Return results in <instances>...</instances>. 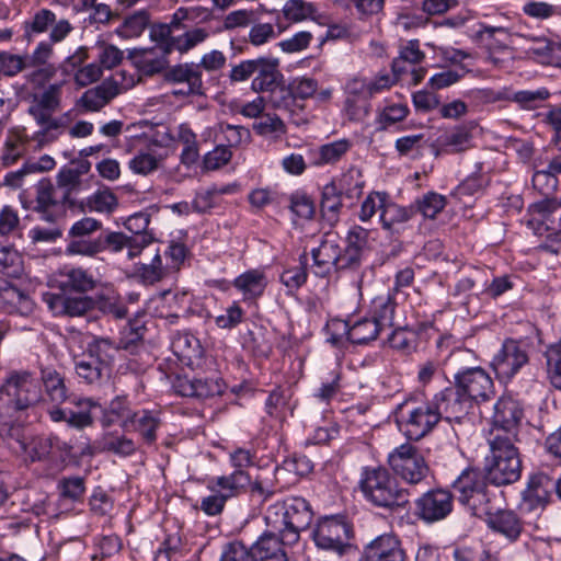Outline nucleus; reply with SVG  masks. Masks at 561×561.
Instances as JSON below:
<instances>
[{
	"label": "nucleus",
	"mask_w": 561,
	"mask_h": 561,
	"mask_svg": "<svg viewBox=\"0 0 561 561\" xmlns=\"http://www.w3.org/2000/svg\"><path fill=\"white\" fill-rule=\"evenodd\" d=\"M270 531L262 534L251 546L254 561H289L285 546L296 543L302 531L316 542V528L311 504L304 497H291L270 505L265 512Z\"/></svg>",
	"instance_id": "nucleus-1"
},
{
	"label": "nucleus",
	"mask_w": 561,
	"mask_h": 561,
	"mask_svg": "<svg viewBox=\"0 0 561 561\" xmlns=\"http://www.w3.org/2000/svg\"><path fill=\"white\" fill-rule=\"evenodd\" d=\"M360 491L373 506L388 513L408 512L410 492L383 467H366L359 481Z\"/></svg>",
	"instance_id": "nucleus-2"
},
{
	"label": "nucleus",
	"mask_w": 561,
	"mask_h": 561,
	"mask_svg": "<svg viewBox=\"0 0 561 561\" xmlns=\"http://www.w3.org/2000/svg\"><path fill=\"white\" fill-rule=\"evenodd\" d=\"M455 499L471 515L482 518L503 501V491L492 485L484 471L466 468L451 483Z\"/></svg>",
	"instance_id": "nucleus-3"
},
{
	"label": "nucleus",
	"mask_w": 561,
	"mask_h": 561,
	"mask_svg": "<svg viewBox=\"0 0 561 561\" xmlns=\"http://www.w3.org/2000/svg\"><path fill=\"white\" fill-rule=\"evenodd\" d=\"M490 454L485 457L484 472L495 488L519 480L522 460L511 435H495L489 440Z\"/></svg>",
	"instance_id": "nucleus-4"
},
{
	"label": "nucleus",
	"mask_w": 561,
	"mask_h": 561,
	"mask_svg": "<svg viewBox=\"0 0 561 561\" xmlns=\"http://www.w3.org/2000/svg\"><path fill=\"white\" fill-rule=\"evenodd\" d=\"M354 525L344 512H331L323 506L318 512V550L333 554L334 560L342 561L353 548Z\"/></svg>",
	"instance_id": "nucleus-5"
},
{
	"label": "nucleus",
	"mask_w": 561,
	"mask_h": 561,
	"mask_svg": "<svg viewBox=\"0 0 561 561\" xmlns=\"http://www.w3.org/2000/svg\"><path fill=\"white\" fill-rule=\"evenodd\" d=\"M394 417L399 428L410 440L424 438L442 421L433 400L417 402L407 399L396 408Z\"/></svg>",
	"instance_id": "nucleus-6"
},
{
	"label": "nucleus",
	"mask_w": 561,
	"mask_h": 561,
	"mask_svg": "<svg viewBox=\"0 0 561 561\" xmlns=\"http://www.w3.org/2000/svg\"><path fill=\"white\" fill-rule=\"evenodd\" d=\"M61 94L62 90L60 83L49 84L42 93L34 95L27 110L28 114L41 127L33 136V139L39 145L54 141L58 137L54 131L58 130L62 126V123L61 119L55 117L54 114L60 110Z\"/></svg>",
	"instance_id": "nucleus-7"
},
{
	"label": "nucleus",
	"mask_w": 561,
	"mask_h": 561,
	"mask_svg": "<svg viewBox=\"0 0 561 561\" xmlns=\"http://www.w3.org/2000/svg\"><path fill=\"white\" fill-rule=\"evenodd\" d=\"M388 463L397 476L410 484L420 483L430 471L421 450L411 443L396 447L388 456Z\"/></svg>",
	"instance_id": "nucleus-8"
},
{
	"label": "nucleus",
	"mask_w": 561,
	"mask_h": 561,
	"mask_svg": "<svg viewBox=\"0 0 561 561\" xmlns=\"http://www.w3.org/2000/svg\"><path fill=\"white\" fill-rule=\"evenodd\" d=\"M8 396V404L15 411L33 408L42 401V390L37 379L28 371L11 374L2 385Z\"/></svg>",
	"instance_id": "nucleus-9"
},
{
	"label": "nucleus",
	"mask_w": 561,
	"mask_h": 561,
	"mask_svg": "<svg viewBox=\"0 0 561 561\" xmlns=\"http://www.w3.org/2000/svg\"><path fill=\"white\" fill-rule=\"evenodd\" d=\"M529 363L527 345L519 340L506 339L493 356L491 367L501 382L511 381Z\"/></svg>",
	"instance_id": "nucleus-10"
},
{
	"label": "nucleus",
	"mask_w": 561,
	"mask_h": 561,
	"mask_svg": "<svg viewBox=\"0 0 561 561\" xmlns=\"http://www.w3.org/2000/svg\"><path fill=\"white\" fill-rule=\"evenodd\" d=\"M454 382L472 407L488 402L495 396L492 378L480 367H459L454 374Z\"/></svg>",
	"instance_id": "nucleus-11"
},
{
	"label": "nucleus",
	"mask_w": 561,
	"mask_h": 561,
	"mask_svg": "<svg viewBox=\"0 0 561 561\" xmlns=\"http://www.w3.org/2000/svg\"><path fill=\"white\" fill-rule=\"evenodd\" d=\"M454 493L447 488H433L414 502L415 516L426 524L446 519L454 511Z\"/></svg>",
	"instance_id": "nucleus-12"
},
{
	"label": "nucleus",
	"mask_w": 561,
	"mask_h": 561,
	"mask_svg": "<svg viewBox=\"0 0 561 561\" xmlns=\"http://www.w3.org/2000/svg\"><path fill=\"white\" fill-rule=\"evenodd\" d=\"M432 400L436 403L442 420L445 419L447 422H455L458 425L467 420L473 408L455 382L454 386L435 393Z\"/></svg>",
	"instance_id": "nucleus-13"
},
{
	"label": "nucleus",
	"mask_w": 561,
	"mask_h": 561,
	"mask_svg": "<svg viewBox=\"0 0 561 561\" xmlns=\"http://www.w3.org/2000/svg\"><path fill=\"white\" fill-rule=\"evenodd\" d=\"M172 388L182 397L207 399L221 396L226 385L219 377L176 376L172 380Z\"/></svg>",
	"instance_id": "nucleus-14"
},
{
	"label": "nucleus",
	"mask_w": 561,
	"mask_h": 561,
	"mask_svg": "<svg viewBox=\"0 0 561 561\" xmlns=\"http://www.w3.org/2000/svg\"><path fill=\"white\" fill-rule=\"evenodd\" d=\"M505 495L503 501L495 508L490 510L488 514H483L488 527L503 536L510 542H515L524 530V523L520 517L513 511L504 508Z\"/></svg>",
	"instance_id": "nucleus-15"
},
{
	"label": "nucleus",
	"mask_w": 561,
	"mask_h": 561,
	"mask_svg": "<svg viewBox=\"0 0 561 561\" xmlns=\"http://www.w3.org/2000/svg\"><path fill=\"white\" fill-rule=\"evenodd\" d=\"M48 309L59 317H84L95 308V300L89 296H68L47 293L43 296Z\"/></svg>",
	"instance_id": "nucleus-16"
},
{
	"label": "nucleus",
	"mask_w": 561,
	"mask_h": 561,
	"mask_svg": "<svg viewBox=\"0 0 561 561\" xmlns=\"http://www.w3.org/2000/svg\"><path fill=\"white\" fill-rule=\"evenodd\" d=\"M53 54V45L46 41L38 43L32 54H24L27 69H32L25 76L28 82L43 84L55 76V67L48 64Z\"/></svg>",
	"instance_id": "nucleus-17"
},
{
	"label": "nucleus",
	"mask_w": 561,
	"mask_h": 561,
	"mask_svg": "<svg viewBox=\"0 0 561 561\" xmlns=\"http://www.w3.org/2000/svg\"><path fill=\"white\" fill-rule=\"evenodd\" d=\"M353 179L352 173L344 174L340 180V188L335 182H332L323 187L321 197V222L320 230L325 227L333 228L340 219V211L342 208V190L348 180Z\"/></svg>",
	"instance_id": "nucleus-18"
},
{
	"label": "nucleus",
	"mask_w": 561,
	"mask_h": 561,
	"mask_svg": "<svg viewBox=\"0 0 561 561\" xmlns=\"http://www.w3.org/2000/svg\"><path fill=\"white\" fill-rule=\"evenodd\" d=\"M253 77L251 89L254 92L274 91L282 82L279 59L271 56H261L253 59Z\"/></svg>",
	"instance_id": "nucleus-19"
},
{
	"label": "nucleus",
	"mask_w": 561,
	"mask_h": 561,
	"mask_svg": "<svg viewBox=\"0 0 561 561\" xmlns=\"http://www.w3.org/2000/svg\"><path fill=\"white\" fill-rule=\"evenodd\" d=\"M168 47L134 48L128 50L127 59L145 76H153L168 67Z\"/></svg>",
	"instance_id": "nucleus-20"
},
{
	"label": "nucleus",
	"mask_w": 561,
	"mask_h": 561,
	"mask_svg": "<svg viewBox=\"0 0 561 561\" xmlns=\"http://www.w3.org/2000/svg\"><path fill=\"white\" fill-rule=\"evenodd\" d=\"M368 236V230L360 226H354L350 229L346 239L343 241L345 247L342 249L341 268H355L360 265L369 252Z\"/></svg>",
	"instance_id": "nucleus-21"
},
{
	"label": "nucleus",
	"mask_w": 561,
	"mask_h": 561,
	"mask_svg": "<svg viewBox=\"0 0 561 561\" xmlns=\"http://www.w3.org/2000/svg\"><path fill=\"white\" fill-rule=\"evenodd\" d=\"M524 416V410L520 402L510 394L502 396L494 404L493 424L506 434L516 436V430Z\"/></svg>",
	"instance_id": "nucleus-22"
},
{
	"label": "nucleus",
	"mask_w": 561,
	"mask_h": 561,
	"mask_svg": "<svg viewBox=\"0 0 561 561\" xmlns=\"http://www.w3.org/2000/svg\"><path fill=\"white\" fill-rule=\"evenodd\" d=\"M322 231L323 234L318 245V275L329 273L331 268L340 270L342 259L341 243L343 239L332 228L325 227Z\"/></svg>",
	"instance_id": "nucleus-23"
},
{
	"label": "nucleus",
	"mask_w": 561,
	"mask_h": 561,
	"mask_svg": "<svg viewBox=\"0 0 561 561\" xmlns=\"http://www.w3.org/2000/svg\"><path fill=\"white\" fill-rule=\"evenodd\" d=\"M365 561H407L401 541L393 535H381L364 548Z\"/></svg>",
	"instance_id": "nucleus-24"
},
{
	"label": "nucleus",
	"mask_w": 561,
	"mask_h": 561,
	"mask_svg": "<svg viewBox=\"0 0 561 561\" xmlns=\"http://www.w3.org/2000/svg\"><path fill=\"white\" fill-rule=\"evenodd\" d=\"M161 425L162 421L159 411L141 409L133 413V417L125 431L137 433L144 444L151 446L158 439V431Z\"/></svg>",
	"instance_id": "nucleus-25"
},
{
	"label": "nucleus",
	"mask_w": 561,
	"mask_h": 561,
	"mask_svg": "<svg viewBox=\"0 0 561 561\" xmlns=\"http://www.w3.org/2000/svg\"><path fill=\"white\" fill-rule=\"evenodd\" d=\"M554 480L546 473H537L533 476L523 492V503L528 511L545 507L552 492H556Z\"/></svg>",
	"instance_id": "nucleus-26"
},
{
	"label": "nucleus",
	"mask_w": 561,
	"mask_h": 561,
	"mask_svg": "<svg viewBox=\"0 0 561 561\" xmlns=\"http://www.w3.org/2000/svg\"><path fill=\"white\" fill-rule=\"evenodd\" d=\"M56 282L64 291L89 293L92 291L98 280L88 270L81 266H65L58 274Z\"/></svg>",
	"instance_id": "nucleus-27"
},
{
	"label": "nucleus",
	"mask_w": 561,
	"mask_h": 561,
	"mask_svg": "<svg viewBox=\"0 0 561 561\" xmlns=\"http://www.w3.org/2000/svg\"><path fill=\"white\" fill-rule=\"evenodd\" d=\"M146 237H130L121 231H105L101 233L102 252L108 250L118 253L127 249V257L134 260L146 248Z\"/></svg>",
	"instance_id": "nucleus-28"
},
{
	"label": "nucleus",
	"mask_w": 561,
	"mask_h": 561,
	"mask_svg": "<svg viewBox=\"0 0 561 561\" xmlns=\"http://www.w3.org/2000/svg\"><path fill=\"white\" fill-rule=\"evenodd\" d=\"M119 93L115 82L104 81L87 90L79 100V105L87 112H98Z\"/></svg>",
	"instance_id": "nucleus-29"
},
{
	"label": "nucleus",
	"mask_w": 561,
	"mask_h": 561,
	"mask_svg": "<svg viewBox=\"0 0 561 561\" xmlns=\"http://www.w3.org/2000/svg\"><path fill=\"white\" fill-rule=\"evenodd\" d=\"M30 140L25 128L9 129L1 150L2 164L10 167L18 162L26 153Z\"/></svg>",
	"instance_id": "nucleus-30"
},
{
	"label": "nucleus",
	"mask_w": 561,
	"mask_h": 561,
	"mask_svg": "<svg viewBox=\"0 0 561 561\" xmlns=\"http://www.w3.org/2000/svg\"><path fill=\"white\" fill-rule=\"evenodd\" d=\"M250 484V474L248 471H232L229 474L213 478L209 481L208 489H215L225 495L228 500L245 492Z\"/></svg>",
	"instance_id": "nucleus-31"
},
{
	"label": "nucleus",
	"mask_w": 561,
	"mask_h": 561,
	"mask_svg": "<svg viewBox=\"0 0 561 561\" xmlns=\"http://www.w3.org/2000/svg\"><path fill=\"white\" fill-rule=\"evenodd\" d=\"M35 193L34 210L41 214L42 219L54 221V208L59 205L54 184L50 180L43 179L35 185Z\"/></svg>",
	"instance_id": "nucleus-32"
},
{
	"label": "nucleus",
	"mask_w": 561,
	"mask_h": 561,
	"mask_svg": "<svg viewBox=\"0 0 561 561\" xmlns=\"http://www.w3.org/2000/svg\"><path fill=\"white\" fill-rule=\"evenodd\" d=\"M41 380L48 400L59 405L68 399L69 390L65 383V377L53 367L41 369Z\"/></svg>",
	"instance_id": "nucleus-33"
},
{
	"label": "nucleus",
	"mask_w": 561,
	"mask_h": 561,
	"mask_svg": "<svg viewBox=\"0 0 561 561\" xmlns=\"http://www.w3.org/2000/svg\"><path fill=\"white\" fill-rule=\"evenodd\" d=\"M135 411L131 410L130 403L125 397H116L113 399L108 407L103 411L101 424L103 427H110L113 424L119 423L126 430Z\"/></svg>",
	"instance_id": "nucleus-34"
},
{
	"label": "nucleus",
	"mask_w": 561,
	"mask_h": 561,
	"mask_svg": "<svg viewBox=\"0 0 561 561\" xmlns=\"http://www.w3.org/2000/svg\"><path fill=\"white\" fill-rule=\"evenodd\" d=\"M266 285L264 273L257 270H250L233 280V286L243 294L244 299H256L262 296Z\"/></svg>",
	"instance_id": "nucleus-35"
},
{
	"label": "nucleus",
	"mask_w": 561,
	"mask_h": 561,
	"mask_svg": "<svg viewBox=\"0 0 561 561\" xmlns=\"http://www.w3.org/2000/svg\"><path fill=\"white\" fill-rule=\"evenodd\" d=\"M413 217L412 206H401L388 197L382 213L379 215V221L385 230L393 231L398 226L408 222Z\"/></svg>",
	"instance_id": "nucleus-36"
},
{
	"label": "nucleus",
	"mask_w": 561,
	"mask_h": 561,
	"mask_svg": "<svg viewBox=\"0 0 561 561\" xmlns=\"http://www.w3.org/2000/svg\"><path fill=\"white\" fill-rule=\"evenodd\" d=\"M174 138L180 141L184 148L181 152V161L186 165H192L199 158V148L196 134L187 123H182L175 128Z\"/></svg>",
	"instance_id": "nucleus-37"
},
{
	"label": "nucleus",
	"mask_w": 561,
	"mask_h": 561,
	"mask_svg": "<svg viewBox=\"0 0 561 561\" xmlns=\"http://www.w3.org/2000/svg\"><path fill=\"white\" fill-rule=\"evenodd\" d=\"M447 199L444 195L436 192H427L417 197L412 204L413 216L421 214L425 219H435L445 208Z\"/></svg>",
	"instance_id": "nucleus-38"
},
{
	"label": "nucleus",
	"mask_w": 561,
	"mask_h": 561,
	"mask_svg": "<svg viewBox=\"0 0 561 561\" xmlns=\"http://www.w3.org/2000/svg\"><path fill=\"white\" fill-rule=\"evenodd\" d=\"M168 274L162 264L161 255L157 252L149 263H137L134 276L144 285H153L162 280Z\"/></svg>",
	"instance_id": "nucleus-39"
},
{
	"label": "nucleus",
	"mask_w": 561,
	"mask_h": 561,
	"mask_svg": "<svg viewBox=\"0 0 561 561\" xmlns=\"http://www.w3.org/2000/svg\"><path fill=\"white\" fill-rule=\"evenodd\" d=\"M165 77L169 81L190 84L193 92H201L203 88L202 71L198 65L185 64L175 66L167 72Z\"/></svg>",
	"instance_id": "nucleus-40"
},
{
	"label": "nucleus",
	"mask_w": 561,
	"mask_h": 561,
	"mask_svg": "<svg viewBox=\"0 0 561 561\" xmlns=\"http://www.w3.org/2000/svg\"><path fill=\"white\" fill-rule=\"evenodd\" d=\"M25 450H21L19 456L31 462L46 459L54 446V438L42 435H27L25 439Z\"/></svg>",
	"instance_id": "nucleus-41"
},
{
	"label": "nucleus",
	"mask_w": 561,
	"mask_h": 561,
	"mask_svg": "<svg viewBox=\"0 0 561 561\" xmlns=\"http://www.w3.org/2000/svg\"><path fill=\"white\" fill-rule=\"evenodd\" d=\"M122 348L121 344L115 345L111 340L100 337L89 343L87 356L111 370L115 354Z\"/></svg>",
	"instance_id": "nucleus-42"
},
{
	"label": "nucleus",
	"mask_w": 561,
	"mask_h": 561,
	"mask_svg": "<svg viewBox=\"0 0 561 561\" xmlns=\"http://www.w3.org/2000/svg\"><path fill=\"white\" fill-rule=\"evenodd\" d=\"M65 253L67 255L95 257L102 253L101 234L96 238H92V236L67 238Z\"/></svg>",
	"instance_id": "nucleus-43"
},
{
	"label": "nucleus",
	"mask_w": 561,
	"mask_h": 561,
	"mask_svg": "<svg viewBox=\"0 0 561 561\" xmlns=\"http://www.w3.org/2000/svg\"><path fill=\"white\" fill-rule=\"evenodd\" d=\"M0 273L12 278L23 273V257L12 244L0 242Z\"/></svg>",
	"instance_id": "nucleus-44"
},
{
	"label": "nucleus",
	"mask_w": 561,
	"mask_h": 561,
	"mask_svg": "<svg viewBox=\"0 0 561 561\" xmlns=\"http://www.w3.org/2000/svg\"><path fill=\"white\" fill-rule=\"evenodd\" d=\"M56 14L49 9H41L24 21V38L30 43L35 35L46 33L55 23Z\"/></svg>",
	"instance_id": "nucleus-45"
},
{
	"label": "nucleus",
	"mask_w": 561,
	"mask_h": 561,
	"mask_svg": "<svg viewBox=\"0 0 561 561\" xmlns=\"http://www.w3.org/2000/svg\"><path fill=\"white\" fill-rule=\"evenodd\" d=\"M174 355L182 362H191L201 355L198 340L190 333L176 334L171 343Z\"/></svg>",
	"instance_id": "nucleus-46"
},
{
	"label": "nucleus",
	"mask_w": 561,
	"mask_h": 561,
	"mask_svg": "<svg viewBox=\"0 0 561 561\" xmlns=\"http://www.w3.org/2000/svg\"><path fill=\"white\" fill-rule=\"evenodd\" d=\"M382 330L380 324L371 319L364 318L351 325L348 331V341L353 344H367L374 341Z\"/></svg>",
	"instance_id": "nucleus-47"
},
{
	"label": "nucleus",
	"mask_w": 561,
	"mask_h": 561,
	"mask_svg": "<svg viewBox=\"0 0 561 561\" xmlns=\"http://www.w3.org/2000/svg\"><path fill=\"white\" fill-rule=\"evenodd\" d=\"M396 301L393 296L388 293L387 295H380L371 301V320L378 322L383 329L385 327L392 325L394 317Z\"/></svg>",
	"instance_id": "nucleus-48"
},
{
	"label": "nucleus",
	"mask_w": 561,
	"mask_h": 561,
	"mask_svg": "<svg viewBox=\"0 0 561 561\" xmlns=\"http://www.w3.org/2000/svg\"><path fill=\"white\" fill-rule=\"evenodd\" d=\"M551 93L547 88L537 90H520L511 92L508 90V100L519 105L522 110L533 111L540 106L542 102L550 98Z\"/></svg>",
	"instance_id": "nucleus-49"
},
{
	"label": "nucleus",
	"mask_w": 561,
	"mask_h": 561,
	"mask_svg": "<svg viewBox=\"0 0 561 561\" xmlns=\"http://www.w3.org/2000/svg\"><path fill=\"white\" fill-rule=\"evenodd\" d=\"M89 211L112 214L118 206L116 195L110 188L98 190L84 203Z\"/></svg>",
	"instance_id": "nucleus-50"
},
{
	"label": "nucleus",
	"mask_w": 561,
	"mask_h": 561,
	"mask_svg": "<svg viewBox=\"0 0 561 561\" xmlns=\"http://www.w3.org/2000/svg\"><path fill=\"white\" fill-rule=\"evenodd\" d=\"M110 369L100 365L98 360L88 356L76 364L78 377L89 385H100L101 381L110 376Z\"/></svg>",
	"instance_id": "nucleus-51"
},
{
	"label": "nucleus",
	"mask_w": 561,
	"mask_h": 561,
	"mask_svg": "<svg viewBox=\"0 0 561 561\" xmlns=\"http://www.w3.org/2000/svg\"><path fill=\"white\" fill-rule=\"evenodd\" d=\"M389 194L387 192L373 191L362 202L360 209L358 211V219L362 222H368L370 219L379 213L386 206Z\"/></svg>",
	"instance_id": "nucleus-52"
},
{
	"label": "nucleus",
	"mask_w": 561,
	"mask_h": 561,
	"mask_svg": "<svg viewBox=\"0 0 561 561\" xmlns=\"http://www.w3.org/2000/svg\"><path fill=\"white\" fill-rule=\"evenodd\" d=\"M547 373L551 385L561 390V341L551 344L545 352Z\"/></svg>",
	"instance_id": "nucleus-53"
},
{
	"label": "nucleus",
	"mask_w": 561,
	"mask_h": 561,
	"mask_svg": "<svg viewBox=\"0 0 561 561\" xmlns=\"http://www.w3.org/2000/svg\"><path fill=\"white\" fill-rule=\"evenodd\" d=\"M149 23V15L146 11H138L126 18L116 33L123 38L138 37L142 34Z\"/></svg>",
	"instance_id": "nucleus-54"
},
{
	"label": "nucleus",
	"mask_w": 561,
	"mask_h": 561,
	"mask_svg": "<svg viewBox=\"0 0 561 561\" xmlns=\"http://www.w3.org/2000/svg\"><path fill=\"white\" fill-rule=\"evenodd\" d=\"M80 184V172H77L72 167L61 168L57 174V185L62 190L61 203H68L70 195L79 188Z\"/></svg>",
	"instance_id": "nucleus-55"
},
{
	"label": "nucleus",
	"mask_w": 561,
	"mask_h": 561,
	"mask_svg": "<svg viewBox=\"0 0 561 561\" xmlns=\"http://www.w3.org/2000/svg\"><path fill=\"white\" fill-rule=\"evenodd\" d=\"M150 215L139 211L129 216L124 222L125 228L131 232L130 237H146V248L154 240L153 233L148 230Z\"/></svg>",
	"instance_id": "nucleus-56"
},
{
	"label": "nucleus",
	"mask_w": 561,
	"mask_h": 561,
	"mask_svg": "<svg viewBox=\"0 0 561 561\" xmlns=\"http://www.w3.org/2000/svg\"><path fill=\"white\" fill-rule=\"evenodd\" d=\"M351 147L352 142L345 138L322 145L318 150V164L335 163L351 149Z\"/></svg>",
	"instance_id": "nucleus-57"
},
{
	"label": "nucleus",
	"mask_w": 561,
	"mask_h": 561,
	"mask_svg": "<svg viewBox=\"0 0 561 561\" xmlns=\"http://www.w3.org/2000/svg\"><path fill=\"white\" fill-rule=\"evenodd\" d=\"M471 134L465 126H459L446 134L442 140L449 152H460L471 146Z\"/></svg>",
	"instance_id": "nucleus-58"
},
{
	"label": "nucleus",
	"mask_w": 561,
	"mask_h": 561,
	"mask_svg": "<svg viewBox=\"0 0 561 561\" xmlns=\"http://www.w3.org/2000/svg\"><path fill=\"white\" fill-rule=\"evenodd\" d=\"M219 134L222 135V139L229 149L231 147H238L243 142H249L251 133L248 128L240 125H231L227 123H220L218 125Z\"/></svg>",
	"instance_id": "nucleus-59"
},
{
	"label": "nucleus",
	"mask_w": 561,
	"mask_h": 561,
	"mask_svg": "<svg viewBox=\"0 0 561 561\" xmlns=\"http://www.w3.org/2000/svg\"><path fill=\"white\" fill-rule=\"evenodd\" d=\"M27 70L24 55L0 50V75L13 78Z\"/></svg>",
	"instance_id": "nucleus-60"
},
{
	"label": "nucleus",
	"mask_w": 561,
	"mask_h": 561,
	"mask_svg": "<svg viewBox=\"0 0 561 561\" xmlns=\"http://www.w3.org/2000/svg\"><path fill=\"white\" fill-rule=\"evenodd\" d=\"M299 266L285 270L280 275V282L288 288L289 291L298 289L307 280V254L300 255Z\"/></svg>",
	"instance_id": "nucleus-61"
},
{
	"label": "nucleus",
	"mask_w": 561,
	"mask_h": 561,
	"mask_svg": "<svg viewBox=\"0 0 561 561\" xmlns=\"http://www.w3.org/2000/svg\"><path fill=\"white\" fill-rule=\"evenodd\" d=\"M60 495L73 502L80 501L85 492V479L82 477H64L58 482Z\"/></svg>",
	"instance_id": "nucleus-62"
},
{
	"label": "nucleus",
	"mask_w": 561,
	"mask_h": 561,
	"mask_svg": "<svg viewBox=\"0 0 561 561\" xmlns=\"http://www.w3.org/2000/svg\"><path fill=\"white\" fill-rule=\"evenodd\" d=\"M219 561H254L251 547L234 540L224 545Z\"/></svg>",
	"instance_id": "nucleus-63"
},
{
	"label": "nucleus",
	"mask_w": 561,
	"mask_h": 561,
	"mask_svg": "<svg viewBox=\"0 0 561 561\" xmlns=\"http://www.w3.org/2000/svg\"><path fill=\"white\" fill-rule=\"evenodd\" d=\"M208 35L209 34L205 28H194L175 37L173 39V46L176 50L186 53L196 45L203 43L208 37Z\"/></svg>",
	"instance_id": "nucleus-64"
}]
</instances>
